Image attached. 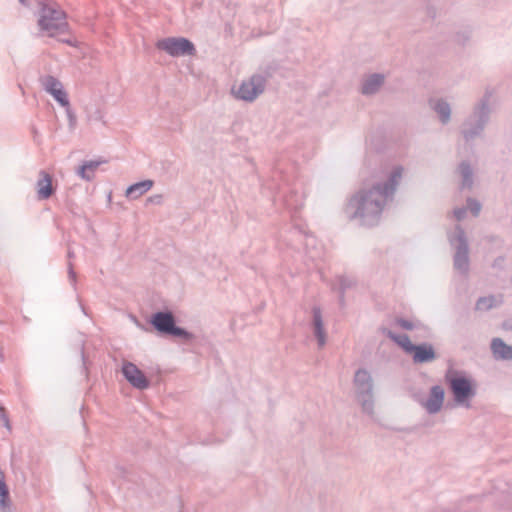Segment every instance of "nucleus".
<instances>
[{"instance_id": "nucleus-1", "label": "nucleus", "mask_w": 512, "mask_h": 512, "mask_svg": "<svg viewBox=\"0 0 512 512\" xmlns=\"http://www.w3.org/2000/svg\"><path fill=\"white\" fill-rule=\"evenodd\" d=\"M403 167H395L385 182H376L370 187H363L353 194L346 206L345 213L349 220H359L360 225L376 226L384 207L392 201L402 179Z\"/></svg>"}, {"instance_id": "nucleus-2", "label": "nucleus", "mask_w": 512, "mask_h": 512, "mask_svg": "<svg viewBox=\"0 0 512 512\" xmlns=\"http://www.w3.org/2000/svg\"><path fill=\"white\" fill-rule=\"evenodd\" d=\"M38 26L41 31L47 32L49 37H55L68 33L69 24L66 21V13L58 3L50 0L38 2Z\"/></svg>"}, {"instance_id": "nucleus-3", "label": "nucleus", "mask_w": 512, "mask_h": 512, "mask_svg": "<svg viewBox=\"0 0 512 512\" xmlns=\"http://www.w3.org/2000/svg\"><path fill=\"white\" fill-rule=\"evenodd\" d=\"M148 322L161 336L179 338L185 343H191L195 339V335L193 333L176 325V317L170 310L154 312L150 316Z\"/></svg>"}, {"instance_id": "nucleus-4", "label": "nucleus", "mask_w": 512, "mask_h": 512, "mask_svg": "<svg viewBox=\"0 0 512 512\" xmlns=\"http://www.w3.org/2000/svg\"><path fill=\"white\" fill-rule=\"evenodd\" d=\"M491 94L486 92L480 102L475 106L473 113L463 123L462 134L468 142L479 136L489 121V102Z\"/></svg>"}, {"instance_id": "nucleus-5", "label": "nucleus", "mask_w": 512, "mask_h": 512, "mask_svg": "<svg viewBox=\"0 0 512 512\" xmlns=\"http://www.w3.org/2000/svg\"><path fill=\"white\" fill-rule=\"evenodd\" d=\"M353 384L355 396L361 405L362 411L372 416L374 414V393L371 374L366 369H358L355 372Z\"/></svg>"}, {"instance_id": "nucleus-6", "label": "nucleus", "mask_w": 512, "mask_h": 512, "mask_svg": "<svg viewBox=\"0 0 512 512\" xmlns=\"http://www.w3.org/2000/svg\"><path fill=\"white\" fill-rule=\"evenodd\" d=\"M450 245L455 249L453 256L454 269L463 275L469 272V243L464 229L460 225H456L455 232L449 236Z\"/></svg>"}, {"instance_id": "nucleus-7", "label": "nucleus", "mask_w": 512, "mask_h": 512, "mask_svg": "<svg viewBox=\"0 0 512 512\" xmlns=\"http://www.w3.org/2000/svg\"><path fill=\"white\" fill-rule=\"evenodd\" d=\"M445 380L453 394L454 401L467 408L470 407V399L476 395V388L472 381L465 376H460L457 372L449 371L445 375Z\"/></svg>"}, {"instance_id": "nucleus-8", "label": "nucleus", "mask_w": 512, "mask_h": 512, "mask_svg": "<svg viewBox=\"0 0 512 512\" xmlns=\"http://www.w3.org/2000/svg\"><path fill=\"white\" fill-rule=\"evenodd\" d=\"M268 76L270 74H253L248 80H244L237 90L232 88V93L237 99L252 102L264 92Z\"/></svg>"}, {"instance_id": "nucleus-9", "label": "nucleus", "mask_w": 512, "mask_h": 512, "mask_svg": "<svg viewBox=\"0 0 512 512\" xmlns=\"http://www.w3.org/2000/svg\"><path fill=\"white\" fill-rule=\"evenodd\" d=\"M156 47L172 57L193 56L196 54L195 45L184 37L163 38L156 43Z\"/></svg>"}, {"instance_id": "nucleus-10", "label": "nucleus", "mask_w": 512, "mask_h": 512, "mask_svg": "<svg viewBox=\"0 0 512 512\" xmlns=\"http://www.w3.org/2000/svg\"><path fill=\"white\" fill-rule=\"evenodd\" d=\"M121 372L132 387L139 390H145L150 387V380L134 363L124 361Z\"/></svg>"}, {"instance_id": "nucleus-11", "label": "nucleus", "mask_w": 512, "mask_h": 512, "mask_svg": "<svg viewBox=\"0 0 512 512\" xmlns=\"http://www.w3.org/2000/svg\"><path fill=\"white\" fill-rule=\"evenodd\" d=\"M46 92L51 94L61 106H69V99L62 83L52 75H46L40 79Z\"/></svg>"}, {"instance_id": "nucleus-12", "label": "nucleus", "mask_w": 512, "mask_h": 512, "mask_svg": "<svg viewBox=\"0 0 512 512\" xmlns=\"http://www.w3.org/2000/svg\"><path fill=\"white\" fill-rule=\"evenodd\" d=\"M409 355L412 357L414 364L431 363L438 358L434 346L428 342L414 344Z\"/></svg>"}, {"instance_id": "nucleus-13", "label": "nucleus", "mask_w": 512, "mask_h": 512, "mask_svg": "<svg viewBox=\"0 0 512 512\" xmlns=\"http://www.w3.org/2000/svg\"><path fill=\"white\" fill-rule=\"evenodd\" d=\"M35 188L39 201L51 198L56 192V186L53 185V176L45 170H40Z\"/></svg>"}, {"instance_id": "nucleus-14", "label": "nucleus", "mask_w": 512, "mask_h": 512, "mask_svg": "<svg viewBox=\"0 0 512 512\" xmlns=\"http://www.w3.org/2000/svg\"><path fill=\"white\" fill-rule=\"evenodd\" d=\"M444 397V388L440 385H434L431 387L429 397L423 403V406L429 414H436L443 406Z\"/></svg>"}, {"instance_id": "nucleus-15", "label": "nucleus", "mask_w": 512, "mask_h": 512, "mask_svg": "<svg viewBox=\"0 0 512 512\" xmlns=\"http://www.w3.org/2000/svg\"><path fill=\"white\" fill-rule=\"evenodd\" d=\"M312 316L313 332L317 339L319 348H322L326 344V331L324 329L322 311L319 306H314L312 308Z\"/></svg>"}, {"instance_id": "nucleus-16", "label": "nucleus", "mask_w": 512, "mask_h": 512, "mask_svg": "<svg viewBox=\"0 0 512 512\" xmlns=\"http://www.w3.org/2000/svg\"><path fill=\"white\" fill-rule=\"evenodd\" d=\"M385 77L380 73H373L366 77L361 84V93L369 96L376 94L384 84Z\"/></svg>"}, {"instance_id": "nucleus-17", "label": "nucleus", "mask_w": 512, "mask_h": 512, "mask_svg": "<svg viewBox=\"0 0 512 512\" xmlns=\"http://www.w3.org/2000/svg\"><path fill=\"white\" fill-rule=\"evenodd\" d=\"M491 351L496 360H512V345L506 344L501 338H493Z\"/></svg>"}, {"instance_id": "nucleus-18", "label": "nucleus", "mask_w": 512, "mask_h": 512, "mask_svg": "<svg viewBox=\"0 0 512 512\" xmlns=\"http://www.w3.org/2000/svg\"><path fill=\"white\" fill-rule=\"evenodd\" d=\"M154 185V181L147 179L130 185L126 189V196L131 199H137L149 191Z\"/></svg>"}, {"instance_id": "nucleus-19", "label": "nucleus", "mask_w": 512, "mask_h": 512, "mask_svg": "<svg viewBox=\"0 0 512 512\" xmlns=\"http://www.w3.org/2000/svg\"><path fill=\"white\" fill-rule=\"evenodd\" d=\"M459 173L461 175V189L471 190L474 184L473 169L468 161H462L459 164Z\"/></svg>"}, {"instance_id": "nucleus-20", "label": "nucleus", "mask_w": 512, "mask_h": 512, "mask_svg": "<svg viewBox=\"0 0 512 512\" xmlns=\"http://www.w3.org/2000/svg\"><path fill=\"white\" fill-rule=\"evenodd\" d=\"M433 110L438 114L442 124H447L451 119L450 104L444 99H438L432 105Z\"/></svg>"}, {"instance_id": "nucleus-21", "label": "nucleus", "mask_w": 512, "mask_h": 512, "mask_svg": "<svg viewBox=\"0 0 512 512\" xmlns=\"http://www.w3.org/2000/svg\"><path fill=\"white\" fill-rule=\"evenodd\" d=\"M386 336L392 341H394L397 345H399L403 349V351L409 355L414 344L411 342L407 334H396L391 330H388Z\"/></svg>"}, {"instance_id": "nucleus-22", "label": "nucleus", "mask_w": 512, "mask_h": 512, "mask_svg": "<svg viewBox=\"0 0 512 512\" xmlns=\"http://www.w3.org/2000/svg\"><path fill=\"white\" fill-rule=\"evenodd\" d=\"M0 506L3 512H10L9 489L5 483V475L0 469Z\"/></svg>"}, {"instance_id": "nucleus-23", "label": "nucleus", "mask_w": 512, "mask_h": 512, "mask_svg": "<svg viewBox=\"0 0 512 512\" xmlns=\"http://www.w3.org/2000/svg\"><path fill=\"white\" fill-rule=\"evenodd\" d=\"M339 282V304L340 306L345 305V298L344 294L347 289H350L355 286L356 282L354 279L346 277V276H340L338 279Z\"/></svg>"}, {"instance_id": "nucleus-24", "label": "nucleus", "mask_w": 512, "mask_h": 512, "mask_svg": "<svg viewBox=\"0 0 512 512\" xmlns=\"http://www.w3.org/2000/svg\"><path fill=\"white\" fill-rule=\"evenodd\" d=\"M496 306V298L493 295L480 297L476 302L477 310H490Z\"/></svg>"}, {"instance_id": "nucleus-25", "label": "nucleus", "mask_w": 512, "mask_h": 512, "mask_svg": "<svg viewBox=\"0 0 512 512\" xmlns=\"http://www.w3.org/2000/svg\"><path fill=\"white\" fill-rule=\"evenodd\" d=\"M465 208H466V211L469 210L474 217H477V216H479V214L481 212L482 205L477 199L468 197L466 199V207Z\"/></svg>"}, {"instance_id": "nucleus-26", "label": "nucleus", "mask_w": 512, "mask_h": 512, "mask_svg": "<svg viewBox=\"0 0 512 512\" xmlns=\"http://www.w3.org/2000/svg\"><path fill=\"white\" fill-rule=\"evenodd\" d=\"M77 175L81 177L85 181H92L94 179V174L92 172L88 171V168L86 167L85 163L77 169Z\"/></svg>"}, {"instance_id": "nucleus-27", "label": "nucleus", "mask_w": 512, "mask_h": 512, "mask_svg": "<svg viewBox=\"0 0 512 512\" xmlns=\"http://www.w3.org/2000/svg\"><path fill=\"white\" fill-rule=\"evenodd\" d=\"M395 322L402 329L409 330V331L414 330V329L418 328V326H419L418 324H416L410 320L404 319V318H397Z\"/></svg>"}, {"instance_id": "nucleus-28", "label": "nucleus", "mask_w": 512, "mask_h": 512, "mask_svg": "<svg viewBox=\"0 0 512 512\" xmlns=\"http://www.w3.org/2000/svg\"><path fill=\"white\" fill-rule=\"evenodd\" d=\"M84 163H85L86 167L88 168V171L92 172L95 175V171L97 170V168L101 164L106 163V160H90V161H85Z\"/></svg>"}, {"instance_id": "nucleus-29", "label": "nucleus", "mask_w": 512, "mask_h": 512, "mask_svg": "<svg viewBox=\"0 0 512 512\" xmlns=\"http://www.w3.org/2000/svg\"><path fill=\"white\" fill-rule=\"evenodd\" d=\"M64 107L66 108V114H67V117H68V120H69V126H70L71 129H74L75 126H76V122H77L76 115L72 111V109L70 108V105L69 106H64Z\"/></svg>"}, {"instance_id": "nucleus-30", "label": "nucleus", "mask_w": 512, "mask_h": 512, "mask_svg": "<svg viewBox=\"0 0 512 512\" xmlns=\"http://www.w3.org/2000/svg\"><path fill=\"white\" fill-rule=\"evenodd\" d=\"M0 419L3 421L4 426L10 431L11 425L8 418V414L5 407L2 405H0Z\"/></svg>"}, {"instance_id": "nucleus-31", "label": "nucleus", "mask_w": 512, "mask_h": 512, "mask_svg": "<svg viewBox=\"0 0 512 512\" xmlns=\"http://www.w3.org/2000/svg\"><path fill=\"white\" fill-rule=\"evenodd\" d=\"M466 208L465 207H459V208H455L453 210V214H454V217L458 220V221H462L465 216H466Z\"/></svg>"}, {"instance_id": "nucleus-32", "label": "nucleus", "mask_w": 512, "mask_h": 512, "mask_svg": "<svg viewBox=\"0 0 512 512\" xmlns=\"http://www.w3.org/2000/svg\"><path fill=\"white\" fill-rule=\"evenodd\" d=\"M146 202H147V204L151 203V204L160 205L163 202V196L161 194H156V195L150 196L146 199Z\"/></svg>"}, {"instance_id": "nucleus-33", "label": "nucleus", "mask_w": 512, "mask_h": 512, "mask_svg": "<svg viewBox=\"0 0 512 512\" xmlns=\"http://www.w3.org/2000/svg\"><path fill=\"white\" fill-rule=\"evenodd\" d=\"M68 276L73 285L76 282V272L74 271L73 264L71 262L68 263Z\"/></svg>"}, {"instance_id": "nucleus-34", "label": "nucleus", "mask_w": 512, "mask_h": 512, "mask_svg": "<svg viewBox=\"0 0 512 512\" xmlns=\"http://www.w3.org/2000/svg\"><path fill=\"white\" fill-rule=\"evenodd\" d=\"M456 37H457L456 38L457 42L460 44H465V42L468 41L470 38L469 34H460V33H458Z\"/></svg>"}, {"instance_id": "nucleus-35", "label": "nucleus", "mask_w": 512, "mask_h": 512, "mask_svg": "<svg viewBox=\"0 0 512 512\" xmlns=\"http://www.w3.org/2000/svg\"><path fill=\"white\" fill-rule=\"evenodd\" d=\"M89 120L94 121H101L102 120V114L100 110H96L93 115H89Z\"/></svg>"}, {"instance_id": "nucleus-36", "label": "nucleus", "mask_w": 512, "mask_h": 512, "mask_svg": "<svg viewBox=\"0 0 512 512\" xmlns=\"http://www.w3.org/2000/svg\"><path fill=\"white\" fill-rule=\"evenodd\" d=\"M80 354H81V359L83 362V369H84L85 373H87L88 368H87V364H86V356H85L83 345L80 348Z\"/></svg>"}, {"instance_id": "nucleus-37", "label": "nucleus", "mask_w": 512, "mask_h": 512, "mask_svg": "<svg viewBox=\"0 0 512 512\" xmlns=\"http://www.w3.org/2000/svg\"><path fill=\"white\" fill-rule=\"evenodd\" d=\"M504 257L503 256H499L497 257L494 262H493V267H497V266H500L502 264V262L504 261Z\"/></svg>"}, {"instance_id": "nucleus-38", "label": "nucleus", "mask_w": 512, "mask_h": 512, "mask_svg": "<svg viewBox=\"0 0 512 512\" xmlns=\"http://www.w3.org/2000/svg\"><path fill=\"white\" fill-rule=\"evenodd\" d=\"M58 40L62 43L72 45V41L69 38H59Z\"/></svg>"}, {"instance_id": "nucleus-39", "label": "nucleus", "mask_w": 512, "mask_h": 512, "mask_svg": "<svg viewBox=\"0 0 512 512\" xmlns=\"http://www.w3.org/2000/svg\"><path fill=\"white\" fill-rule=\"evenodd\" d=\"M67 256H68L69 259L73 258L74 257V252L71 249H69Z\"/></svg>"}, {"instance_id": "nucleus-40", "label": "nucleus", "mask_w": 512, "mask_h": 512, "mask_svg": "<svg viewBox=\"0 0 512 512\" xmlns=\"http://www.w3.org/2000/svg\"><path fill=\"white\" fill-rule=\"evenodd\" d=\"M19 1H20V3L25 4L26 0H19Z\"/></svg>"}]
</instances>
